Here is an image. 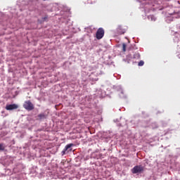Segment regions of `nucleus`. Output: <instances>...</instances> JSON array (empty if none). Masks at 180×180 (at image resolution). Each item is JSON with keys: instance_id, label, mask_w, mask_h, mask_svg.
I'll use <instances>...</instances> for the list:
<instances>
[{"instance_id": "2", "label": "nucleus", "mask_w": 180, "mask_h": 180, "mask_svg": "<svg viewBox=\"0 0 180 180\" xmlns=\"http://www.w3.org/2000/svg\"><path fill=\"white\" fill-rule=\"evenodd\" d=\"M23 108H25L26 110H33L34 105L32 103L31 101H26L23 104Z\"/></svg>"}, {"instance_id": "9", "label": "nucleus", "mask_w": 180, "mask_h": 180, "mask_svg": "<svg viewBox=\"0 0 180 180\" xmlns=\"http://www.w3.org/2000/svg\"><path fill=\"white\" fill-rule=\"evenodd\" d=\"M138 65H139V67H143V65H144V61L141 60V61L139 63Z\"/></svg>"}, {"instance_id": "11", "label": "nucleus", "mask_w": 180, "mask_h": 180, "mask_svg": "<svg viewBox=\"0 0 180 180\" xmlns=\"http://www.w3.org/2000/svg\"><path fill=\"white\" fill-rule=\"evenodd\" d=\"M66 151L67 150H65V148H64L63 150L62 151V155H64Z\"/></svg>"}, {"instance_id": "3", "label": "nucleus", "mask_w": 180, "mask_h": 180, "mask_svg": "<svg viewBox=\"0 0 180 180\" xmlns=\"http://www.w3.org/2000/svg\"><path fill=\"white\" fill-rule=\"evenodd\" d=\"M96 36L98 40H101V39L105 36V30H103L102 27L98 28L96 33Z\"/></svg>"}, {"instance_id": "8", "label": "nucleus", "mask_w": 180, "mask_h": 180, "mask_svg": "<svg viewBox=\"0 0 180 180\" xmlns=\"http://www.w3.org/2000/svg\"><path fill=\"white\" fill-rule=\"evenodd\" d=\"M149 19H151V20H153V22H155L156 18L154 15H149L148 16Z\"/></svg>"}, {"instance_id": "10", "label": "nucleus", "mask_w": 180, "mask_h": 180, "mask_svg": "<svg viewBox=\"0 0 180 180\" xmlns=\"http://www.w3.org/2000/svg\"><path fill=\"white\" fill-rule=\"evenodd\" d=\"M126 47H127L126 44H122V51H126Z\"/></svg>"}, {"instance_id": "6", "label": "nucleus", "mask_w": 180, "mask_h": 180, "mask_svg": "<svg viewBox=\"0 0 180 180\" xmlns=\"http://www.w3.org/2000/svg\"><path fill=\"white\" fill-rule=\"evenodd\" d=\"M72 146H74V144H72V143L68 144L65 147V150L68 151L69 148H71L72 147Z\"/></svg>"}, {"instance_id": "4", "label": "nucleus", "mask_w": 180, "mask_h": 180, "mask_svg": "<svg viewBox=\"0 0 180 180\" xmlns=\"http://www.w3.org/2000/svg\"><path fill=\"white\" fill-rule=\"evenodd\" d=\"M18 108H19L18 104H10L6 105V110H13L15 109H18Z\"/></svg>"}, {"instance_id": "1", "label": "nucleus", "mask_w": 180, "mask_h": 180, "mask_svg": "<svg viewBox=\"0 0 180 180\" xmlns=\"http://www.w3.org/2000/svg\"><path fill=\"white\" fill-rule=\"evenodd\" d=\"M144 171V167L136 165L131 169L132 174H141Z\"/></svg>"}, {"instance_id": "7", "label": "nucleus", "mask_w": 180, "mask_h": 180, "mask_svg": "<svg viewBox=\"0 0 180 180\" xmlns=\"http://www.w3.org/2000/svg\"><path fill=\"white\" fill-rule=\"evenodd\" d=\"M5 150V145L4 143H0V151H4Z\"/></svg>"}, {"instance_id": "5", "label": "nucleus", "mask_w": 180, "mask_h": 180, "mask_svg": "<svg viewBox=\"0 0 180 180\" xmlns=\"http://www.w3.org/2000/svg\"><path fill=\"white\" fill-rule=\"evenodd\" d=\"M46 117H47V115H46V114H44V113H41V114L38 115V120H39L46 119Z\"/></svg>"}, {"instance_id": "12", "label": "nucleus", "mask_w": 180, "mask_h": 180, "mask_svg": "<svg viewBox=\"0 0 180 180\" xmlns=\"http://www.w3.org/2000/svg\"><path fill=\"white\" fill-rule=\"evenodd\" d=\"M46 19H47V17L44 18V20H46Z\"/></svg>"}]
</instances>
